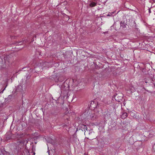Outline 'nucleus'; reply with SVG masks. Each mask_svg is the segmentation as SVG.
Returning <instances> with one entry per match:
<instances>
[{
	"label": "nucleus",
	"instance_id": "obj_1",
	"mask_svg": "<svg viewBox=\"0 0 155 155\" xmlns=\"http://www.w3.org/2000/svg\"><path fill=\"white\" fill-rule=\"evenodd\" d=\"M127 24L125 23L124 21H121L120 22V27H122V28L124 29L126 28Z\"/></svg>",
	"mask_w": 155,
	"mask_h": 155
},
{
	"label": "nucleus",
	"instance_id": "obj_2",
	"mask_svg": "<svg viewBox=\"0 0 155 155\" xmlns=\"http://www.w3.org/2000/svg\"><path fill=\"white\" fill-rule=\"evenodd\" d=\"M127 116V114L126 112L123 113L121 115V117L122 119H124L126 118Z\"/></svg>",
	"mask_w": 155,
	"mask_h": 155
},
{
	"label": "nucleus",
	"instance_id": "obj_3",
	"mask_svg": "<svg viewBox=\"0 0 155 155\" xmlns=\"http://www.w3.org/2000/svg\"><path fill=\"white\" fill-rule=\"evenodd\" d=\"M81 127L82 129V130H84L85 131L87 130V127L85 125L82 124L81 126Z\"/></svg>",
	"mask_w": 155,
	"mask_h": 155
},
{
	"label": "nucleus",
	"instance_id": "obj_4",
	"mask_svg": "<svg viewBox=\"0 0 155 155\" xmlns=\"http://www.w3.org/2000/svg\"><path fill=\"white\" fill-rule=\"evenodd\" d=\"M96 5L97 3H96L92 2L90 4L89 6L91 7H94L96 6Z\"/></svg>",
	"mask_w": 155,
	"mask_h": 155
},
{
	"label": "nucleus",
	"instance_id": "obj_5",
	"mask_svg": "<svg viewBox=\"0 0 155 155\" xmlns=\"http://www.w3.org/2000/svg\"><path fill=\"white\" fill-rule=\"evenodd\" d=\"M5 137H6V140H10L11 138V137L10 136L8 137L7 135L6 134L5 135Z\"/></svg>",
	"mask_w": 155,
	"mask_h": 155
},
{
	"label": "nucleus",
	"instance_id": "obj_6",
	"mask_svg": "<svg viewBox=\"0 0 155 155\" xmlns=\"http://www.w3.org/2000/svg\"><path fill=\"white\" fill-rule=\"evenodd\" d=\"M23 43V42L22 41H19V42H17V45H21Z\"/></svg>",
	"mask_w": 155,
	"mask_h": 155
},
{
	"label": "nucleus",
	"instance_id": "obj_7",
	"mask_svg": "<svg viewBox=\"0 0 155 155\" xmlns=\"http://www.w3.org/2000/svg\"><path fill=\"white\" fill-rule=\"evenodd\" d=\"M111 13H110V12H109L108 14L107 15V16H111Z\"/></svg>",
	"mask_w": 155,
	"mask_h": 155
},
{
	"label": "nucleus",
	"instance_id": "obj_8",
	"mask_svg": "<svg viewBox=\"0 0 155 155\" xmlns=\"http://www.w3.org/2000/svg\"><path fill=\"white\" fill-rule=\"evenodd\" d=\"M149 13H150L151 12V10L150 8L149 9Z\"/></svg>",
	"mask_w": 155,
	"mask_h": 155
},
{
	"label": "nucleus",
	"instance_id": "obj_9",
	"mask_svg": "<svg viewBox=\"0 0 155 155\" xmlns=\"http://www.w3.org/2000/svg\"><path fill=\"white\" fill-rule=\"evenodd\" d=\"M110 13H111V15H112L113 14H114V12H110Z\"/></svg>",
	"mask_w": 155,
	"mask_h": 155
},
{
	"label": "nucleus",
	"instance_id": "obj_10",
	"mask_svg": "<svg viewBox=\"0 0 155 155\" xmlns=\"http://www.w3.org/2000/svg\"><path fill=\"white\" fill-rule=\"evenodd\" d=\"M117 97H118V96H117V95H116V96H115V99H116V100H117V99H116V98H117Z\"/></svg>",
	"mask_w": 155,
	"mask_h": 155
},
{
	"label": "nucleus",
	"instance_id": "obj_11",
	"mask_svg": "<svg viewBox=\"0 0 155 155\" xmlns=\"http://www.w3.org/2000/svg\"><path fill=\"white\" fill-rule=\"evenodd\" d=\"M120 100H121V99H122V97H120Z\"/></svg>",
	"mask_w": 155,
	"mask_h": 155
},
{
	"label": "nucleus",
	"instance_id": "obj_12",
	"mask_svg": "<svg viewBox=\"0 0 155 155\" xmlns=\"http://www.w3.org/2000/svg\"><path fill=\"white\" fill-rule=\"evenodd\" d=\"M117 101H120L119 100H117Z\"/></svg>",
	"mask_w": 155,
	"mask_h": 155
},
{
	"label": "nucleus",
	"instance_id": "obj_13",
	"mask_svg": "<svg viewBox=\"0 0 155 155\" xmlns=\"http://www.w3.org/2000/svg\"><path fill=\"white\" fill-rule=\"evenodd\" d=\"M5 88L4 89H3V91H4V90H5Z\"/></svg>",
	"mask_w": 155,
	"mask_h": 155
}]
</instances>
